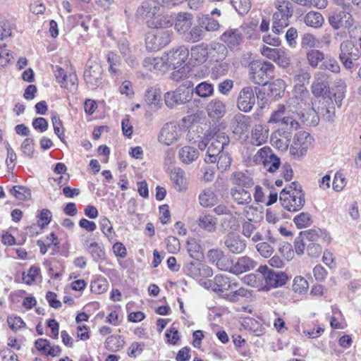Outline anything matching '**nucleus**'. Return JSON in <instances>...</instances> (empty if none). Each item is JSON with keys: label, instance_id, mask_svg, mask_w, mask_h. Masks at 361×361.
<instances>
[{"label": "nucleus", "instance_id": "37998d69", "mask_svg": "<svg viewBox=\"0 0 361 361\" xmlns=\"http://www.w3.org/2000/svg\"><path fill=\"white\" fill-rule=\"evenodd\" d=\"M191 57L199 63H202L207 59L208 51L203 44L192 47L191 49Z\"/></svg>", "mask_w": 361, "mask_h": 361}, {"label": "nucleus", "instance_id": "f257e3e1", "mask_svg": "<svg viewBox=\"0 0 361 361\" xmlns=\"http://www.w3.org/2000/svg\"><path fill=\"white\" fill-rule=\"evenodd\" d=\"M136 18L145 20L147 26L154 29H163L173 25L171 16L163 14L161 6L153 0L145 1L137 8Z\"/></svg>", "mask_w": 361, "mask_h": 361}, {"label": "nucleus", "instance_id": "13d9d810", "mask_svg": "<svg viewBox=\"0 0 361 361\" xmlns=\"http://www.w3.org/2000/svg\"><path fill=\"white\" fill-rule=\"evenodd\" d=\"M231 164V158L228 153L221 152L217 160L218 169L221 172L227 170Z\"/></svg>", "mask_w": 361, "mask_h": 361}, {"label": "nucleus", "instance_id": "e2e57ef3", "mask_svg": "<svg viewBox=\"0 0 361 361\" xmlns=\"http://www.w3.org/2000/svg\"><path fill=\"white\" fill-rule=\"evenodd\" d=\"M165 104L168 107L172 108L176 105L183 104L179 101V96L176 91L168 92L164 95Z\"/></svg>", "mask_w": 361, "mask_h": 361}, {"label": "nucleus", "instance_id": "680f3d73", "mask_svg": "<svg viewBox=\"0 0 361 361\" xmlns=\"http://www.w3.org/2000/svg\"><path fill=\"white\" fill-rule=\"evenodd\" d=\"M293 114H286L283 117V119L280 123L286 126L288 130H290V131L297 130L300 126L299 123L295 118H294Z\"/></svg>", "mask_w": 361, "mask_h": 361}, {"label": "nucleus", "instance_id": "603ef678", "mask_svg": "<svg viewBox=\"0 0 361 361\" xmlns=\"http://www.w3.org/2000/svg\"><path fill=\"white\" fill-rule=\"evenodd\" d=\"M309 288L307 281L301 276H297L293 279V290L298 294L305 293Z\"/></svg>", "mask_w": 361, "mask_h": 361}, {"label": "nucleus", "instance_id": "f8f14e48", "mask_svg": "<svg viewBox=\"0 0 361 361\" xmlns=\"http://www.w3.org/2000/svg\"><path fill=\"white\" fill-rule=\"evenodd\" d=\"M313 141V137L307 132L303 131L296 133L290 147V153L295 157L304 155L307 149L312 147Z\"/></svg>", "mask_w": 361, "mask_h": 361}, {"label": "nucleus", "instance_id": "c756f323", "mask_svg": "<svg viewBox=\"0 0 361 361\" xmlns=\"http://www.w3.org/2000/svg\"><path fill=\"white\" fill-rule=\"evenodd\" d=\"M269 130L262 125H255L252 130L251 142L253 145L259 146L267 142Z\"/></svg>", "mask_w": 361, "mask_h": 361}, {"label": "nucleus", "instance_id": "3c124183", "mask_svg": "<svg viewBox=\"0 0 361 361\" xmlns=\"http://www.w3.org/2000/svg\"><path fill=\"white\" fill-rule=\"evenodd\" d=\"M10 192L19 200H27L31 197L30 190L25 186L15 185L10 189Z\"/></svg>", "mask_w": 361, "mask_h": 361}, {"label": "nucleus", "instance_id": "de8ad7c7", "mask_svg": "<svg viewBox=\"0 0 361 361\" xmlns=\"http://www.w3.org/2000/svg\"><path fill=\"white\" fill-rule=\"evenodd\" d=\"M107 62L109 65V71L114 74L118 75L121 73L120 66L121 59L120 56L114 52H109L106 56Z\"/></svg>", "mask_w": 361, "mask_h": 361}, {"label": "nucleus", "instance_id": "b1692460", "mask_svg": "<svg viewBox=\"0 0 361 361\" xmlns=\"http://www.w3.org/2000/svg\"><path fill=\"white\" fill-rule=\"evenodd\" d=\"M223 41L229 49H236L243 41V35L238 29H230L224 32L221 37Z\"/></svg>", "mask_w": 361, "mask_h": 361}, {"label": "nucleus", "instance_id": "aec40b11", "mask_svg": "<svg viewBox=\"0 0 361 361\" xmlns=\"http://www.w3.org/2000/svg\"><path fill=\"white\" fill-rule=\"evenodd\" d=\"M258 226L259 223L252 219L243 220L241 233L245 237L251 238L254 243L261 241L263 240V236L257 231Z\"/></svg>", "mask_w": 361, "mask_h": 361}, {"label": "nucleus", "instance_id": "9b49d317", "mask_svg": "<svg viewBox=\"0 0 361 361\" xmlns=\"http://www.w3.org/2000/svg\"><path fill=\"white\" fill-rule=\"evenodd\" d=\"M167 68L176 69L185 63L189 56V50L185 46L173 48L163 54Z\"/></svg>", "mask_w": 361, "mask_h": 361}, {"label": "nucleus", "instance_id": "9d476101", "mask_svg": "<svg viewBox=\"0 0 361 361\" xmlns=\"http://www.w3.org/2000/svg\"><path fill=\"white\" fill-rule=\"evenodd\" d=\"M171 42L170 32L157 30L148 32L145 37L146 48L149 51H157L166 46Z\"/></svg>", "mask_w": 361, "mask_h": 361}, {"label": "nucleus", "instance_id": "4468645a", "mask_svg": "<svg viewBox=\"0 0 361 361\" xmlns=\"http://www.w3.org/2000/svg\"><path fill=\"white\" fill-rule=\"evenodd\" d=\"M255 100L253 88L250 86L244 87L239 92L237 98V106L243 112H250L255 104Z\"/></svg>", "mask_w": 361, "mask_h": 361}, {"label": "nucleus", "instance_id": "a878e982", "mask_svg": "<svg viewBox=\"0 0 361 361\" xmlns=\"http://www.w3.org/2000/svg\"><path fill=\"white\" fill-rule=\"evenodd\" d=\"M230 180L238 188H249L254 185V180L247 171H235L231 174Z\"/></svg>", "mask_w": 361, "mask_h": 361}, {"label": "nucleus", "instance_id": "6e6d98bb", "mask_svg": "<svg viewBox=\"0 0 361 361\" xmlns=\"http://www.w3.org/2000/svg\"><path fill=\"white\" fill-rule=\"evenodd\" d=\"M293 221L298 228L308 227L312 223L311 216L307 212H302L294 217Z\"/></svg>", "mask_w": 361, "mask_h": 361}, {"label": "nucleus", "instance_id": "8fccbe9b", "mask_svg": "<svg viewBox=\"0 0 361 361\" xmlns=\"http://www.w3.org/2000/svg\"><path fill=\"white\" fill-rule=\"evenodd\" d=\"M231 68L230 63L226 61H217L212 69V75L216 78L226 75Z\"/></svg>", "mask_w": 361, "mask_h": 361}, {"label": "nucleus", "instance_id": "a19ab883", "mask_svg": "<svg viewBox=\"0 0 361 361\" xmlns=\"http://www.w3.org/2000/svg\"><path fill=\"white\" fill-rule=\"evenodd\" d=\"M263 274L260 273L259 269L256 274H248L244 277V281L252 287L257 288L259 290H264Z\"/></svg>", "mask_w": 361, "mask_h": 361}, {"label": "nucleus", "instance_id": "1a4fd4ad", "mask_svg": "<svg viewBox=\"0 0 361 361\" xmlns=\"http://www.w3.org/2000/svg\"><path fill=\"white\" fill-rule=\"evenodd\" d=\"M102 67L96 61L89 59L84 71V80L88 88L94 90L102 83Z\"/></svg>", "mask_w": 361, "mask_h": 361}, {"label": "nucleus", "instance_id": "774afa93", "mask_svg": "<svg viewBox=\"0 0 361 361\" xmlns=\"http://www.w3.org/2000/svg\"><path fill=\"white\" fill-rule=\"evenodd\" d=\"M257 252L264 257L268 258L274 252L273 247L268 243H259L256 245Z\"/></svg>", "mask_w": 361, "mask_h": 361}, {"label": "nucleus", "instance_id": "2f4dec72", "mask_svg": "<svg viewBox=\"0 0 361 361\" xmlns=\"http://www.w3.org/2000/svg\"><path fill=\"white\" fill-rule=\"evenodd\" d=\"M229 143V138L224 133H219L209 138V147L221 153L226 145Z\"/></svg>", "mask_w": 361, "mask_h": 361}, {"label": "nucleus", "instance_id": "2eb2a0df", "mask_svg": "<svg viewBox=\"0 0 361 361\" xmlns=\"http://www.w3.org/2000/svg\"><path fill=\"white\" fill-rule=\"evenodd\" d=\"M208 259L209 262L216 265L219 269L231 272L233 262L223 251L220 250H209L208 252Z\"/></svg>", "mask_w": 361, "mask_h": 361}, {"label": "nucleus", "instance_id": "473e14b6", "mask_svg": "<svg viewBox=\"0 0 361 361\" xmlns=\"http://www.w3.org/2000/svg\"><path fill=\"white\" fill-rule=\"evenodd\" d=\"M179 96V101L182 104L190 101L194 94L193 83L191 81H185L176 90Z\"/></svg>", "mask_w": 361, "mask_h": 361}, {"label": "nucleus", "instance_id": "39448f33", "mask_svg": "<svg viewBox=\"0 0 361 361\" xmlns=\"http://www.w3.org/2000/svg\"><path fill=\"white\" fill-rule=\"evenodd\" d=\"M275 67L268 61H255L249 66V78L255 84L266 85L274 77Z\"/></svg>", "mask_w": 361, "mask_h": 361}, {"label": "nucleus", "instance_id": "c03bdc74", "mask_svg": "<svg viewBox=\"0 0 361 361\" xmlns=\"http://www.w3.org/2000/svg\"><path fill=\"white\" fill-rule=\"evenodd\" d=\"M275 154L273 153L271 149L269 147H264L259 149L257 152L255 154L253 157V160L256 164H266L268 161L269 159H271Z\"/></svg>", "mask_w": 361, "mask_h": 361}, {"label": "nucleus", "instance_id": "79ce46f5", "mask_svg": "<svg viewBox=\"0 0 361 361\" xmlns=\"http://www.w3.org/2000/svg\"><path fill=\"white\" fill-rule=\"evenodd\" d=\"M306 58L308 61V64L312 68H317L319 63L324 61V54L319 49H311L307 51Z\"/></svg>", "mask_w": 361, "mask_h": 361}, {"label": "nucleus", "instance_id": "dca6fc26", "mask_svg": "<svg viewBox=\"0 0 361 361\" xmlns=\"http://www.w3.org/2000/svg\"><path fill=\"white\" fill-rule=\"evenodd\" d=\"M180 137V129L173 123H166L161 128L158 140L160 143L169 146L177 142Z\"/></svg>", "mask_w": 361, "mask_h": 361}, {"label": "nucleus", "instance_id": "412c9836", "mask_svg": "<svg viewBox=\"0 0 361 361\" xmlns=\"http://www.w3.org/2000/svg\"><path fill=\"white\" fill-rule=\"evenodd\" d=\"M171 180L173 188L178 192H183L188 188V179L185 172L180 168H173L170 173Z\"/></svg>", "mask_w": 361, "mask_h": 361}, {"label": "nucleus", "instance_id": "cd10ccee", "mask_svg": "<svg viewBox=\"0 0 361 361\" xmlns=\"http://www.w3.org/2000/svg\"><path fill=\"white\" fill-rule=\"evenodd\" d=\"M232 200L238 205H249L252 202V196L246 188L233 187L231 189Z\"/></svg>", "mask_w": 361, "mask_h": 361}, {"label": "nucleus", "instance_id": "4d7b16f0", "mask_svg": "<svg viewBox=\"0 0 361 361\" xmlns=\"http://www.w3.org/2000/svg\"><path fill=\"white\" fill-rule=\"evenodd\" d=\"M203 30L198 26H195L190 29L188 32H186L185 40L189 42H196L202 39Z\"/></svg>", "mask_w": 361, "mask_h": 361}, {"label": "nucleus", "instance_id": "7ed1b4c3", "mask_svg": "<svg viewBox=\"0 0 361 361\" xmlns=\"http://www.w3.org/2000/svg\"><path fill=\"white\" fill-rule=\"evenodd\" d=\"M282 206L289 212L300 210L305 202V193L302 187L296 182H293L288 188H284L279 197Z\"/></svg>", "mask_w": 361, "mask_h": 361}, {"label": "nucleus", "instance_id": "0eeeda50", "mask_svg": "<svg viewBox=\"0 0 361 361\" xmlns=\"http://www.w3.org/2000/svg\"><path fill=\"white\" fill-rule=\"evenodd\" d=\"M328 22L336 30L344 29L350 33L355 28L353 15L344 10L330 13L328 16Z\"/></svg>", "mask_w": 361, "mask_h": 361}, {"label": "nucleus", "instance_id": "f3484780", "mask_svg": "<svg viewBox=\"0 0 361 361\" xmlns=\"http://www.w3.org/2000/svg\"><path fill=\"white\" fill-rule=\"evenodd\" d=\"M204 284L208 288L218 293H224L237 287L235 283H231L227 276L222 274L216 275L213 280H209Z\"/></svg>", "mask_w": 361, "mask_h": 361}, {"label": "nucleus", "instance_id": "72a5a7b5", "mask_svg": "<svg viewBox=\"0 0 361 361\" xmlns=\"http://www.w3.org/2000/svg\"><path fill=\"white\" fill-rule=\"evenodd\" d=\"M199 227L208 232H214L216 231L217 220L216 219L208 214H202L197 219Z\"/></svg>", "mask_w": 361, "mask_h": 361}, {"label": "nucleus", "instance_id": "7c9ffc66", "mask_svg": "<svg viewBox=\"0 0 361 361\" xmlns=\"http://www.w3.org/2000/svg\"><path fill=\"white\" fill-rule=\"evenodd\" d=\"M82 244L94 260L97 261L104 258L105 252L101 244L92 242L90 239L85 240Z\"/></svg>", "mask_w": 361, "mask_h": 361}, {"label": "nucleus", "instance_id": "5701e85b", "mask_svg": "<svg viewBox=\"0 0 361 361\" xmlns=\"http://www.w3.org/2000/svg\"><path fill=\"white\" fill-rule=\"evenodd\" d=\"M250 125V117L242 114L235 115L231 121L233 132L238 135L244 134L247 130Z\"/></svg>", "mask_w": 361, "mask_h": 361}, {"label": "nucleus", "instance_id": "6ab92c4d", "mask_svg": "<svg viewBox=\"0 0 361 361\" xmlns=\"http://www.w3.org/2000/svg\"><path fill=\"white\" fill-rule=\"evenodd\" d=\"M291 133L279 129L271 135V145L282 152L286 151L290 145Z\"/></svg>", "mask_w": 361, "mask_h": 361}, {"label": "nucleus", "instance_id": "c9c22d12", "mask_svg": "<svg viewBox=\"0 0 361 361\" xmlns=\"http://www.w3.org/2000/svg\"><path fill=\"white\" fill-rule=\"evenodd\" d=\"M193 92L197 96L206 99L214 94V87L212 83L204 81L199 83L195 87H193Z\"/></svg>", "mask_w": 361, "mask_h": 361}, {"label": "nucleus", "instance_id": "e433bc0d", "mask_svg": "<svg viewBox=\"0 0 361 361\" xmlns=\"http://www.w3.org/2000/svg\"><path fill=\"white\" fill-rule=\"evenodd\" d=\"M304 21L309 27L319 28L324 24V18L319 12L310 11L305 15Z\"/></svg>", "mask_w": 361, "mask_h": 361}, {"label": "nucleus", "instance_id": "5fc2aeb1", "mask_svg": "<svg viewBox=\"0 0 361 361\" xmlns=\"http://www.w3.org/2000/svg\"><path fill=\"white\" fill-rule=\"evenodd\" d=\"M321 68L329 71L334 73H338L341 71V67L336 59L331 56L326 57L321 65Z\"/></svg>", "mask_w": 361, "mask_h": 361}, {"label": "nucleus", "instance_id": "49530a36", "mask_svg": "<svg viewBox=\"0 0 361 361\" xmlns=\"http://www.w3.org/2000/svg\"><path fill=\"white\" fill-rule=\"evenodd\" d=\"M145 98L148 105L154 106L155 109L160 107L161 92L159 90L149 88L146 92Z\"/></svg>", "mask_w": 361, "mask_h": 361}, {"label": "nucleus", "instance_id": "ea45409f", "mask_svg": "<svg viewBox=\"0 0 361 361\" xmlns=\"http://www.w3.org/2000/svg\"><path fill=\"white\" fill-rule=\"evenodd\" d=\"M324 76L323 73H319L315 77V80L312 85V91L314 96H322L327 88L326 82H324L322 78Z\"/></svg>", "mask_w": 361, "mask_h": 361}, {"label": "nucleus", "instance_id": "423d86ee", "mask_svg": "<svg viewBox=\"0 0 361 361\" xmlns=\"http://www.w3.org/2000/svg\"><path fill=\"white\" fill-rule=\"evenodd\" d=\"M259 271L262 273L264 290H269L271 288L281 287L285 285L288 281V276L281 271H275L267 266H261Z\"/></svg>", "mask_w": 361, "mask_h": 361}, {"label": "nucleus", "instance_id": "f704fd0d", "mask_svg": "<svg viewBox=\"0 0 361 361\" xmlns=\"http://www.w3.org/2000/svg\"><path fill=\"white\" fill-rule=\"evenodd\" d=\"M178 157L182 162L186 164H191L199 157L197 149L190 146H184L178 152Z\"/></svg>", "mask_w": 361, "mask_h": 361}, {"label": "nucleus", "instance_id": "bf43d9fd", "mask_svg": "<svg viewBox=\"0 0 361 361\" xmlns=\"http://www.w3.org/2000/svg\"><path fill=\"white\" fill-rule=\"evenodd\" d=\"M7 323L9 328L13 331H17L25 326V323L18 316L11 315L7 318Z\"/></svg>", "mask_w": 361, "mask_h": 361}, {"label": "nucleus", "instance_id": "bb28decb", "mask_svg": "<svg viewBox=\"0 0 361 361\" xmlns=\"http://www.w3.org/2000/svg\"><path fill=\"white\" fill-rule=\"evenodd\" d=\"M206 111L210 118H220L226 114V104L222 100L215 98L207 104Z\"/></svg>", "mask_w": 361, "mask_h": 361}, {"label": "nucleus", "instance_id": "393cba45", "mask_svg": "<svg viewBox=\"0 0 361 361\" xmlns=\"http://www.w3.org/2000/svg\"><path fill=\"white\" fill-rule=\"evenodd\" d=\"M142 66L146 70L155 73H164L168 69L163 55L161 57H146Z\"/></svg>", "mask_w": 361, "mask_h": 361}, {"label": "nucleus", "instance_id": "6e6552de", "mask_svg": "<svg viewBox=\"0 0 361 361\" xmlns=\"http://www.w3.org/2000/svg\"><path fill=\"white\" fill-rule=\"evenodd\" d=\"M339 51V60L348 70L353 68V61L358 59L361 56L359 49L355 47L353 41L349 39L344 40L341 43Z\"/></svg>", "mask_w": 361, "mask_h": 361}, {"label": "nucleus", "instance_id": "20e7f679", "mask_svg": "<svg viewBox=\"0 0 361 361\" xmlns=\"http://www.w3.org/2000/svg\"><path fill=\"white\" fill-rule=\"evenodd\" d=\"M274 5L276 11L273 14L272 31L279 35L289 25L294 9L293 4L288 0H275Z\"/></svg>", "mask_w": 361, "mask_h": 361}, {"label": "nucleus", "instance_id": "a211bd4d", "mask_svg": "<svg viewBox=\"0 0 361 361\" xmlns=\"http://www.w3.org/2000/svg\"><path fill=\"white\" fill-rule=\"evenodd\" d=\"M227 249L233 254H240L247 247V243L238 234L229 233L224 240Z\"/></svg>", "mask_w": 361, "mask_h": 361}, {"label": "nucleus", "instance_id": "4c0bfd02", "mask_svg": "<svg viewBox=\"0 0 361 361\" xmlns=\"http://www.w3.org/2000/svg\"><path fill=\"white\" fill-rule=\"evenodd\" d=\"M271 96L274 99L281 98L284 95L286 83L282 79H276L269 86Z\"/></svg>", "mask_w": 361, "mask_h": 361}, {"label": "nucleus", "instance_id": "09e8293b", "mask_svg": "<svg viewBox=\"0 0 361 361\" xmlns=\"http://www.w3.org/2000/svg\"><path fill=\"white\" fill-rule=\"evenodd\" d=\"M199 200L204 207H211L216 204L217 198L212 190H205L200 195Z\"/></svg>", "mask_w": 361, "mask_h": 361}, {"label": "nucleus", "instance_id": "a18cd8bd", "mask_svg": "<svg viewBox=\"0 0 361 361\" xmlns=\"http://www.w3.org/2000/svg\"><path fill=\"white\" fill-rule=\"evenodd\" d=\"M331 102V98H323L322 106L315 108V111H312V114H317L318 116H326V119L329 121L331 118V115L334 114V111L332 110L333 108L329 106Z\"/></svg>", "mask_w": 361, "mask_h": 361}, {"label": "nucleus", "instance_id": "c85d7f7f", "mask_svg": "<svg viewBox=\"0 0 361 361\" xmlns=\"http://www.w3.org/2000/svg\"><path fill=\"white\" fill-rule=\"evenodd\" d=\"M256 266L255 261L247 256H243L238 258L235 264H233L231 273L238 275L253 269Z\"/></svg>", "mask_w": 361, "mask_h": 361}, {"label": "nucleus", "instance_id": "58836bf2", "mask_svg": "<svg viewBox=\"0 0 361 361\" xmlns=\"http://www.w3.org/2000/svg\"><path fill=\"white\" fill-rule=\"evenodd\" d=\"M292 114L288 104H279L276 110H275L271 115L268 123H281L286 114Z\"/></svg>", "mask_w": 361, "mask_h": 361}, {"label": "nucleus", "instance_id": "4be33fe9", "mask_svg": "<svg viewBox=\"0 0 361 361\" xmlns=\"http://www.w3.org/2000/svg\"><path fill=\"white\" fill-rule=\"evenodd\" d=\"M193 23V16L188 12H180L175 19V30L179 34H185Z\"/></svg>", "mask_w": 361, "mask_h": 361}, {"label": "nucleus", "instance_id": "69168bd1", "mask_svg": "<svg viewBox=\"0 0 361 361\" xmlns=\"http://www.w3.org/2000/svg\"><path fill=\"white\" fill-rule=\"evenodd\" d=\"M39 273V269L36 267H31L27 273L23 272V280L27 284L31 285L36 279L37 276Z\"/></svg>", "mask_w": 361, "mask_h": 361}, {"label": "nucleus", "instance_id": "0e129e2a", "mask_svg": "<svg viewBox=\"0 0 361 361\" xmlns=\"http://www.w3.org/2000/svg\"><path fill=\"white\" fill-rule=\"evenodd\" d=\"M12 27L8 20H0V39H4L11 35Z\"/></svg>", "mask_w": 361, "mask_h": 361}, {"label": "nucleus", "instance_id": "f03ea898", "mask_svg": "<svg viewBox=\"0 0 361 361\" xmlns=\"http://www.w3.org/2000/svg\"><path fill=\"white\" fill-rule=\"evenodd\" d=\"M292 114L305 117L315 111V103L312 102L309 91L302 85H294L293 96L286 102Z\"/></svg>", "mask_w": 361, "mask_h": 361}, {"label": "nucleus", "instance_id": "864d4df0", "mask_svg": "<svg viewBox=\"0 0 361 361\" xmlns=\"http://www.w3.org/2000/svg\"><path fill=\"white\" fill-rule=\"evenodd\" d=\"M123 341L118 336H110L105 341L106 348L111 352H116L123 346Z\"/></svg>", "mask_w": 361, "mask_h": 361}, {"label": "nucleus", "instance_id": "ddd939ff", "mask_svg": "<svg viewBox=\"0 0 361 361\" xmlns=\"http://www.w3.org/2000/svg\"><path fill=\"white\" fill-rule=\"evenodd\" d=\"M183 272L195 279L209 278L213 274L210 267L198 261L186 263L183 267Z\"/></svg>", "mask_w": 361, "mask_h": 361}, {"label": "nucleus", "instance_id": "338daca9", "mask_svg": "<svg viewBox=\"0 0 361 361\" xmlns=\"http://www.w3.org/2000/svg\"><path fill=\"white\" fill-rule=\"evenodd\" d=\"M233 6L240 14L243 15L250 11L251 3L250 0H234Z\"/></svg>", "mask_w": 361, "mask_h": 361}, {"label": "nucleus", "instance_id": "052dcab7", "mask_svg": "<svg viewBox=\"0 0 361 361\" xmlns=\"http://www.w3.org/2000/svg\"><path fill=\"white\" fill-rule=\"evenodd\" d=\"M20 149L23 153L29 158H32L34 154V140L27 137L23 140L21 144Z\"/></svg>", "mask_w": 361, "mask_h": 361}]
</instances>
